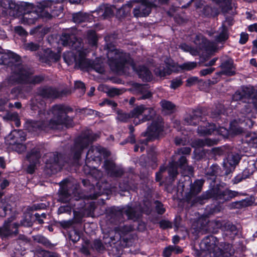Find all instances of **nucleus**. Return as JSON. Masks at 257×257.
<instances>
[{
	"instance_id": "1",
	"label": "nucleus",
	"mask_w": 257,
	"mask_h": 257,
	"mask_svg": "<svg viewBox=\"0 0 257 257\" xmlns=\"http://www.w3.org/2000/svg\"><path fill=\"white\" fill-rule=\"evenodd\" d=\"M39 115L41 121L28 120L26 122L25 127L29 132L36 134L41 130L47 131L49 128H62L63 125L67 127L71 126L72 120L66 115L61 105L54 106L47 113L39 112Z\"/></svg>"
},
{
	"instance_id": "2",
	"label": "nucleus",
	"mask_w": 257,
	"mask_h": 257,
	"mask_svg": "<svg viewBox=\"0 0 257 257\" xmlns=\"http://www.w3.org/2000/svg\"><path fill=\"white\" fill-rule=\"evenodd\" d=\"M61 41L63 45L71 47L73 49V52H67L63 55L64 60L68 65L75 62L76 65L81 68L91 67L99 73L104 72V69L101 66H97L85 58L86 53L82 46L81 42L74 35L63 34L61 37Z\"/></svg>"
},
{
	"instance_id": "3",
	"label": "nucleus",
	"mask_w": 257,
	"mask_h": 257,
	"mask_svg": "<svg viewBox=\"0 0 257 257\" xmlns=\"http://www.w3.org/2000/svg\"><path fill=\"white\" fill-rule=\"evenodd\" d=\"M234 101H241L247 104L241 110V118H239V123L250 128L253 125L252 118H255L257 114V91L251 87H242L233 95Z\"/></svg>"
},
{
	"instance_id": "4",
	"label": "nucleus",
	"mask_w": 257,
	"mask_h": 257,
	"mask_svg": "<svg viewBox=\"0 0 257 257\" xmlns=\"http://www.w3.org/2000/svg\"><path fill=\"white\" fill-rule=\"evenodd\" d=\"M107 57L109 65L113 71L126 73L127 69L131 67L143 80L149 81L151 80V73L148 69L145 66H142L139 70L137 69L136 64L126 53H123L119 50L114 49L108 51Z\"/></svg>"
},
{
	"instance_id": "5",
	"label": "nucleus",
	"mask_w": 257,
	"mask_h": 257,
	"mask_svg": "<svg viewBox=\"0 0 257 257\" xmlns=\"http://www.w3.org/2000/svg\"><path fill=\"white\" fill-rule=\"evenodd\" d=\"M19 60V56L11 51H9L7 52H4V50L0 51L1 64L9 65L11 63H18L12 66V69L14 70V75L9 79V84H13L16 82L36 83L42 81V77L37 76H34L24 69L18 63Z\"/></svg>"
},
{
	"instance_id": "6",
	"label": "nucleus",
	"mask_w": 257,
	"mask_h": 257,
	"mask_svg": "<svg viewBox=\"0 0 257 257\" xmlns=\"http://www.w3.org/2000/svg\"><path fill=\"white\" fill-rule=\"evenodd\" d=\"M190 152L191 149L189 147H184L178 150V153L173 157L168 169L169 175L171 178L173 179L178 174V166L183 170V175L188 176L192 174L193 168L187 165L185 157L180 156L181 154H189Z\"/></svg>"
},
{
	"instance_id": "7",
	"label": "nucleus",
	"mask_w": 257,
	"mask_h": 257,
	"mask_svg": "<svg viewBox=\"0 0 257 257\" xmlns=\"http://www.w3.org/2000/svg\"><path fill=\"white\" fill-rule=\"evenodd\" d=\"M155 115V110L143 105L136 107L130 114L118 112L117 119L120 121H126L130 117L134 118V123L137 125L151 119Z\"/></svg>"
},
{
	"instance_id": "8",
	"label": "nucleus",
	"mask_w": 257,
	"mask_h": 257,
	"mask_svg": "<svg viewBox=\"0 0 257 257\" xmlns=\"http://www.w3.org/2000/svg\"><path fill=\"white\" fill-rule=\"evenodd\" d=\"M27 9L28 4L25 3L18 4L12 0H0V12L4 16L20 18Z\"/></svg>"
},
{
	"instance_id": "9",
	"label": "nucleus",
	"mask_w": 257,
	"mask_h": 257,
	"mask_svg": "<svg viewBox=\"0 0 257 257\" xmlns=\"http://www.w3.org/2000/svg\"><path fill=\"white\" fill-rule=\"evenodd\" d=\"M194 43L196 45V48H192L186 44H181L180 47L184 51L188 52L194 56L199 53V50L200 49H204L209 51H214L216 49L215 43L207 41L201 34L196 36Z\"/></svg>"
},
{
	"instance_id": "10",
	"label": "nucleus",
	"mask_w": 257,
	"mask_h": 257,
	"mask_svg": "<svg viewBox=\"0 0 257 257\" xmlns=\"http://www.w3.org/2000/svg\"><path fill=\"white\" fill-rule=\"evenodd\" d=\"M26 135L22 130H14L5 138L6 143L12 146V148L20 153L26 150V146L23 144Z\"/></svg>"
},
{
	"instance_id": "11",
	"label": "nucleus",
	"mask_w": 257,
	"mask_h": 257,
	"mask_svg": "<svg viewBox=\"0 0 257 257\" xmlns=\"http://www.w3.org/2000/svg\"><path fill=\"white\" fill-rule=\"evenodd\" d=\"M97 137L98 136L96 134H94L90 131H87L78 137L75 141L73 150L74 159L75 160H78L80 156L82 150L95 141Z\"/></svg>"
},
{
	"instance_id": "12",
	"label": "nucleus",
	"mask_w": 257,
	"mask_h": 257,
	"mask_svg": "<svg viewBox=\"0 0 257 257\" xmlns=\"http://www.w3.org/2000/svg\"><path fill=\"white\" fill-rule=\"evenodd\" d=\"M116 2H120L123 0H114ZM139 5L134 10V16L136 17H146L151 12V8L155 6L156 0H136Z\"/></svg>"
},
{
	"instance_id": "13",
	"label": "nucleus",
	"mask_w": 257,
	"mask_h": 257,
	"mask_svg": "<svg viewBox=\"0 0 257 257\" xmlns=\"http://www.w3.org/2000/svg\"><path fill=\"white\" fill-rule=\"evenodd\" d=\"M15 217L11 216L6 221L2 227H0V236L3 238H7L15 235L18 233L19 223L15 221Z\"/></svg>"
},
{
	"instance_id": "14",
	"label": "nucleus",
	"mask_w": 257,
	"mask_h": 257,
	"mask_svg": "<svg viewBox=\"0 0 257 257\" xmlns=\"http://www.w3.org/2000/svg\"><path fill=\"white\" fill-rule=\"evenodd\" d=\"M109 155V153L101 148L99 146H92L89 150L86 155V163H88L91 159L94 162H97L99 163L102 157L104 158L107 157Z\"/></svg>"
},
{
	"instance_id": "15",
	"label": "nucleus",
	"mask_w": 257,
	"mask_h": 257,
	"mask_svg": "<svg viewBox=\"0 0 257 257\" xmlns=\"http://www.w3.org/2000/svg\"><path fill=\"white\" fill-rule=\"evenodd\" d=\"M68 1L71 4H78L80 2L81 0H57L56 1H53L50 0H44L39 3L38 7L43 10L47 9V12L48 10L50 12L54 11H61V6H57L59 3Z\"/></svg>"
},
{
	"instance_id": "16",
	"label": "nucleus",
	"mask_w": 257,
	"mask_h": 257,
	"mask_svg": "<svg viewBox=\"0 0 257 257\" xmlns=\"http://www.w3.org/2000/svg\"><path fill=\"white\" fill-rule=\"evenodd\" d=\"M238 195V192L228 189L221 190L215 188L207 193V198L213 197L215 199L229 200Z\"/></svg>"
},
{
	"instance_id": "17",
	"label": "nucleus",
	"mask_w": 257,
	"mask_h": 257,
	"mask_svg": "<svg viewBox=\"0 0 257 257\" xmlns=\"http://www.w3.org/2000/svg\"><path fill=\"white\" fill-rule=\"evenodd\" d=\"M219 242L217 238L213 235L205 237L200 243V248L202 250H207L209 252L215 251L218 248Z\"/></svg>"
},
{
	"instance_id": "18",
	"label": "nucleus",
	"mask_w": 257,
	"mask_h": 257,
	"mask_svg": "<svg viewBox=\"0 0 257 257\" xmlns=\"http://www.w3.org/2000/svg\"><path fill=\"white\" fill-rule=\"evenodd\" d=\"M162 119L158 117L157 121H154L152 124L148 127L147 134L149 139L152 140L159 137L162 134Z\"/></svg>"
},
{
	"instance_id": "19",
	"label": "nucleus",
	"mask_w": 257,
	"mask_h": 257,
	"mask_svg": "<svg viewBox=\"0 0 257 257\" xmlns=\"http://www.w3.org/2000/svg\"><path fill=\"white\" fill-rule=\"evenodd\" d=\"M31 8L30 5H28V9L27 11H24L23 14L20 18V21L21 24L24 25H32L34 24L38 18V14L34 11L30 10Z\"/></svg>"
},
{
	"instance_id": "20",
	"label": "nucleus",
	"mask_w": 257,
	"mask_h": 257,
	"mask_svg": "<svg viewBox=\"0 0 257 257\" xmlns=\"http://www.w3.org/2000/svg\"><path fill=\"white\" fill-rule=\"evenodd\" d=\"M233 24V19L231 17L226 18L223 22L222 26L219 29V35L216 40L218 42L224 41L228 37V27L232 26Z\"/></svg>"
},
{
	"instance_id": "21",
	"label": "nucleus",
	"mask_w": 257,
	"mask_h": 257,
	"mask_svg": "<svg viewBox=\"0 0 257 257\" xmlns=\"http://www.w3.org/2000/svg\"><path fill=\"white\" fill-rule=\"evenodd\" d=\"M240 158L237 154L231 153L228 155L227 157L223 161V167L226 169V173L232 171L238 164Z\"/></svg>"
},
{
	"instance_id": "22",
	"label": "nucleus",
	"mask_w": 257,
	"mask_h": 257,
	"mask_svg": "<svg viewBox=\"0 0 257 257\" xmlns=\"http://www.w3.org/2000/svg\"><path fill=\"white\" fill-rule=\"evenodd\" d=\"M166 67H160L156 68L155 72L156 75L160 77H163L166 75H169L175 70V63L170 58H167L165 61Z\"/></svg>"
},
{
	"instance_id": "23",
	"label": "nucleus",
	"mask_w": 257,
	"mask_h": 257,
	"mask_svg": "<svg viewBox=\"0 0 257 257\" xmlns=\"http://www.w3.org/2000/svg\"><path fill=\"white\" fill-rule=\"evenodd\" d=\"M95 13H96L99 18L104 19L110 16L113 14V11L111 6L105 4L100 6L94 12Z\"/></svg>"
},
{
	"instance_id": "24",
	"label": "nucleus",
	"mask_w": 257,
	"mask_h": 257,
	"mask_svg": "<svg viewBox=\"0 0 257 257\" xmlns=\"http://www.w3.org/2000/svg\"><path fill=\"white\" fill-rule=\"evenodd\" d=\"M2 193L0 192V196ZM12 212V204L8 199H2L0 201V217H5Z\"/></svg>"
},
{
	"instance_id": "25",
	"label": "nucleus",
	"mask_w": 257,
	"mask_h": 257,
	"mask_svg": "<svg viewBox=\"0 0 257 257\" xmlns=\"http://www.w3.org/2000/svg\"><path fill=\"white\" fill-rule=\"evenodd\" d=\"M59 59V54L54 53L50 49H47L45 52L44 56L40 57V60L42 62H44L48 64L52 62H56Z\"/></svg>"
},
{
	"instance_id": "26",
	"label": "nucleus",
	"mask_w": 257,
	"mask_h": 257,
	"mask_svg": "<svg viewBox=\"0 0 257 257\" xmlns=\"http://www.w3.org/2000/svg\"><path fill=\"white\" fill-rule=\"evenodd\" d=\"M105 169L107 171L108 174L112 176H118L122 174V171L121 170H118L115 165L112 162L106 161L104 164Z\"/></svg>"
},
{
	"instance_id": "27",
	"label": "nucleus",
	"mask_w": 257,
	"mask_h": 257,
	"mask_svg": "<svg viewBox=\"0 0 257 257\" xmlns=\"http://www.w3.org/2000/svg\"><path fill=\"white\" fill-rule=\"evenodd\" d=\"M216 129L214 124H208V126H200L198 128V133L200 136H205L211 134Z\"/></svg>"
},
{
	"instance_id": "28",
	"label": "nucleus",
	"mask_w": 257,
	"mask_h": 257,
	"mask_svg": "<svg viewBox=\"0 0 257 257\" xmlns=\"http://www.w3.org/2000/svg\"><path fill=\"white\" fill-rule=\"evenodd\" d=\"M123 212L127 216L128 218L136 219L139 216L140 212H138L135 208H132L130 206H127L123 208Z\"/></svg>"
},
{
	"instance_id": "29",
	"label": "nucleus",
	"mask_w": 257,
	"mask_h": 257,
	"mask_svg": "<svg viewBox=\"0 0 257 257\" xmlns=\"http://www.w3.org/2000/svg\"><path fill=\"white\" fill-rule=\"evenodd\" d=\"M50 157H53V159L50 161V162H46L47 167L50 168L51 169L61 168L58 155L56 156L54 154H50Z\"/></svg>"
},
{
	"instance_id": "30",
	"label": "nucleus",
	"mask_w": 257,
	"mask_h": 257,
	"mask_svg": "<svg viewBox=\"0 0 257 257\" xmlns=\"http://www.w3.org/2000/svg\"><path fill=\"white\" fill-rule=\"evenodd\" d=\"M4 119L11 120L15 122L16 126L19 127L20 125V121L18 114L16 112H8L3 117Z\"/></svg>"
},
{
	"instance_id": "31",
	"label": "nucleus",
	"mask_w": 257,
	"mask_h": 257,
	"mask_svg": "<svg viewBox=\"0 0 257 257\" xmlns=\"http://www.w3.org/2000/svg\"><path fill=\"white\" fill-rule=\"evenodd\" d=\"M213 142L208 139H198L193 142L192 147H202L205 146H211Z\"/></svg>"
},
{
	"instance_id": "32",
	"label": "nucleus",
	"mask_w": 257,
	"mask_h": 257,
	"mask_svg": "<svg viewBox=\"0 0 257 257\" xmlns=\"http://www.w3.org/2000/svg\"><path fill=\"white\" fill-rule=\"evenodd\" d=\"M41 95L48 98H54L57 96L56 90L50 87L43 89L41 92Z\"/></svg>"
},
{
	"instance_id": "33",
	"label": "nucleus",
	"mask_w": 257,
	"mask_h": 257,
	"mask_svg": "<svg viewBox=\"0 0 257 257\" xmlns=\"http://www.w3.org/2000/svg\"><path fill=\"white\" fill-rule=\"evenodd\" d=\"M223 70L222 72L223 74L231 76L234 73L233 64L230 62L225 63L223 64Z\"/></svg>"
},
{
	"instance_id": "34",
	"label": "nucleus",
	"mask_w": 257,
	"mask_h": 257,
	"mask_svg": "<svg viewBox=\"0 0 257 257\" xmlns=\"http://www.w3.org/2000/svg\"><path fill=\"white\" fill-rule=\"evenodd\" d=\"M73 21L75 23H80L87 21L88 15L85 13H78L73 16Z\"/></svg>"
},
{
	"instance_id": "35",
	"label": "nucleus",
	"mask_w": 257,
	"mask_h": 257,
	"mask_svg": "<svg viewBox=\"0 0 257 257\" xmlns=\"http://www.w3.org/2000/svg\"><path fill=\"white\" fill-rule=\"evenodd\" d=\"M203 182L202 180H197L195 181L191 187V192L192 193L196 194L199 193L201 190Z\"/></svg>"
},
{
	"instance_id": "36",
	"label": "nucleus",
	"mask_w": 257,
	"mask_h": 257,
	"mask_svg": "<svg viewBox=\"0 0 257 257\" xmlns=\"http://www.w3.org/2000/svg\"><path fill=\"white\" fill-rule=\"evenodd\" d=\"M221 8V11L225 13L232 9V4L231 0H223L219 4Z\"/></svg>"
},
{
	"instance_id": "37",
	"label": "nucleus",
	"mask_w": 257,
	"mask_h": 257,
	"mask_svg": "<svg viewBox=\"0 0 257 257\" xmlns=\"http://www.w3.org/2000/svg\"><path fill=\"white\" fill-rule=\"evenodd\" d=\"M161 104L164 110L172 111L174 108V105L170 101L162 100Z\"/></svg>"
},
{
	"instance_id": "38",
	"label": "nucleus",
	"mask_w": 257,
	"mask_h": 257,
	"mask_svg": "<svg viewBox=\"0 0 257 257\" xmlns=\"http://www.w3.org/2000/svg\"><path fill=\"white\" fill-rule=\"evenodd\" d=\"M89 43L93 46H95L97 42V37L95 32L91 31L88 33Z\"/></svg>"
},
{
	"instance_id": "39",
	"label": "nucleus",
	"mask_w": 257,
	"mask_h": 257,
	"mask_svg": "<svg viewBox=\"0 0 257 257\" xmlns=\"http://www.w3.org/2000/svg\"><path fill=\"white\" fill-rule=\"evenodd\" d=\"M197 66V63L194 62H188L182 65L181 68L186 70H190Z\"/></svg>"
},
{
	"instance_id": "40",
	"label": "nucleus",
	"mask_w": 257,
	"mask_h": 257,
	"mask_svg": "<svg viewBox=\"0 0 257 257\" xmlns=\"http://www.w3.org/2000/svg\"><path fill=\"white\" fill-rule=\"evenodd\" d=\"M72 207L69 205H66L61 206L58 210V214H62L64 213H70L71 212Z\"/></svg>"
},
{
	"instance_id": "41",
	"label": "nucleus",
	"mask_w": 257,
	"mask_h": 257,
	"mask_svg": "<svg viewBox=\"0 0 257 257\" xmlns=\"http://www.w3.org/2000/svg\"><path fill=\"white\" fill-rule=\"evenodd\" d=\"M199 119V118L194 114L193 116L185 118V120L188 124L195 125Z\"/></svg>"
},
{
	"instance_id": "42",
	"label": "nucleus",
	"mask_w": 257,
	"mask_h": 257,
	"mask_svg": "<svg viewBox=\"0 0 257 257\" xmlns=\"http://www.w3.org/2000/svg\"><path fill=\"white\" fill-rule=\"evenodd\" d=\"M34 239L39 243L46 245L48 243V241L45 237L38 235L34 236Z\"/></svg>"
},
{
	"instance_id": "43",
	"label": "nucleus",
	"mask_w": 257,
	"mask_h": 257,
	"mask_svg": "<svg viewBox=\"0 0 257 257\" xmlns=\"http://www.w3.org/2000/svg\"><path fill=\"white\" fill-rule=\"evenodd\" d=\"M39 47V45L33 43H30L25 45V48L26 50L34 51L37 50Z\"/></svg>"
},
{
	"instance_id": "44",
	"label": "nucleus",
	"mask_w": 257,
	"mask_h": 257,
	"mask_svg": "<svg viewBox=\"0 0 257 257\" xmlns=\"http://www.w3.org/2000/svg\"><path fill=\"white\" fill-rule=\"evenodd\" d=\"M230 131L232 133L238 134L241 133L242 132V129L241 128V127L236 128L234 125V122H231L230 123Z\"/></svg>"
},
{
	"instance_id": "45",
	"label": "nucleus",
	"mask_w": 257,
	"mask_h": 257,
	"mask_svg": "<svg viewBox=\"0 0 257 257\" xmlns=\"http://www.w3.org/2000/svg\"><path fill=\"white\" fill-rule=\"evenodd\" d=\"M93 247L98 251L102 250L104 248V246L99 240H95L93 243Z\"/></svg>"
},
{
	"instance_id": "46",
	"label": "nucleus",
	"mask_w": 257,
	"mask_h": 257,
	"mask_svg": "<svg viewBox=\"0 0 257 257\" xmlns=\"http://www.w3.org/2000/svg\"><path fill=\"white\" fill-rule=\"evenodd\" d=\"M173 250V245H169L166 247L163 251V255L165 257H169Z\"/></svg>"
},
{
	"instance_id": "47",
	"label": "nucleus",
	"mask_w": 257,
	"mask_h": 257,
	"mask_svg": "<svg viewBox=\"0 0 257 257\" xmlns=\"http://www.w3.org/2000/svg\"><path fill=\"white\" fill-rule=\"evenodd\" d=\"M182 82L180 79L173 80L171 82V87L173 89H176L182 84Z\"/></svg>"
},
{
	"instance_id": "48",
	"label": "nucleus",
	"mask_w": 257,
	"mask_h": 257,
	"mask_svg": "<svg viewBox=\"0 0 257 257\" xmlns=\"http://www.w3.org/2000/svg\"><path fill=\"white\" fill-rule=\"evenodd\" d=\"M68 194L69 193L68 190H66L64 187H63L61 192V199H63V201H67L68 200L67 198Z\"/></svg>"
},
{
	"instance_id": "49",
	"label": "nucleus",
	"mask_w": 257,
	"mask_h": 257,
	"mask_svg": "<svg viewBox=\"0 0 257 257\" xmlns=\"http://www.w3.org/2000/svg\"><path fill=\"white\" fill-rule=\"evenodd\" d=\"M218 250H219V251H218L219 254H215V257H229V256L231 255V252L227 253L226 255H224V253H225L223 252V251L221 250V249L220 248L219 249L218 248L217 250H216L214 252L211 251V252H210L214 253L215 252H216V253H217V252H218L217 251Z\"/></svg>"
},
{
	"instance_id": "50",
	"label": "nucleus",
	"mask_w": 257,
	"mask_h": 257,
	"mask_svg": "<svg viewBox=\"0 0 257 257\" xmlns=\"http://www.w3.org/2000/svg\"><path fill=\"white\" fill-rule=\"evenodd\" d=\"M156 208L159 214H162L165 212V210L162 204L159 202H156Z\"/></svg>"
},
{
	"instance_id": "51",
	"label": "nucleus",
	"mask_w": 257,
	"mask_h": 257,
	"mask_svg": "<svg viewBox=\"0 0 257 257\" xmlns=\"http://www.w3.org/2000/svg\"><path fill=\"white\" fill-rule=\"evenodd\" d=\"M15 31L16 33L21 36H25L27 34L26 31L21 26L15 27Z\"/></svg>"
},
{
	"instance_id": "52",
	"label": "nucleus",
	"mask_w": 257,
	"mask_h": 257,
	"mask_svg": "<svg viewBox=\"0 0 257 257\" xmlns=\"http://www.w3.org/2000/svg\"><path fill=\"white\" fill-rule=\"evenodd\" d=\"M75 87L77 89H80L81 92L84 93L85 91L84 84L81 81H76L75 83Z\"/></svg>"
},
{
	"instance_id": "53",
	"label": "nucleus",
	"mask_w": 257,
	"mask_h": 257,
	"mask_svg": "<svg viewBox=\"0 0 257 257\" xmlns=\"http://www.w3.org/2000/svg\"><path fill=\"white\" fill-rule=\"evenodd\" d=\"M198 81V78L197 77H192L187 80V85L188 86H192Z\"/></svg>"
},
{
	"instance_id": "54",
	"label": "nucleus",
	"mask_w": 257,
	"mask_h": 257,
	"mask_svg": "<svg viewBox=\"0 0 257 257\" xmlns=\"http://www.w3.org/2000/svg\"><path fill=\"white\" fill-rule=\"evenodd\" d=\"M248 39V36L247 34L245 33H241L240 34L239 43L241 44H244L247 41Z\"/></svg>"
},
{
	"instance_id": "55",
	"label": "nucleus",
	"mask_w": 257,
	"mask_h": 257,
	"mask_svg": "<svg viewBox=\"0 0 257 257\" xmlns=\"http://www.w3.org/2000/svg\"><path fill=\"white\" fill-rule=\"evenodd\" d=\"M30 216L29 215L28 217L27 216V218L24 219L23 221H21V225L24 226H30L32 225L31 221Z\"/></svg>"
},
{
	"instance_id": "56",
	"label": "nucleus",
	"mask_w": 257,
	"mask_h": 257,
	"mask_svg": "<svg viewBox=\"0 0 257 257\" xmlns=\"http://www.w3.org/2000/svg\"><path fill=\"white\" fill-rule=\"evenodd\" d=\"M60 225L64 228L70 227L73 224V221L69 220L67 221L63 220L60 222Z\"/></svg>"
},
{
	"instance_id": "57",
	"label": "nucleus",
	"mask_w": 257,
	"mask_h": 257,
	"mask_svg": "<svg viewBox=\"0 0 257 257\" xmlns=\"http://www.w3.org/2000/svg\"><path fill=\"white\" fill-rule=\"evenodd\" d=\"M214 69L212 68H208L204 69L202 70L200 73L201 75L202 76H205L207 74L211 73L213 71Z\"/></svg>"
},
{
	"instance_id": "58",
	"label": "nucleus",
	"mask_w": 257,
	"mask_h": 257,
	"mask_svg": "<svg viewBox=\"0 0 257 257\" xmlns=\"http://www.w3.org/2000/svg\"><path fill=\"white\" fill-rule=\"evenodd\" d=\"M229 230L232 235H235L237 233L236 227L235 225L228 223L227 224V230Z\"/></svg>"
},
{
	"instance_id": "59",
	"label": "nucleus",
	"mask_w": 257,
	"mask_h": 257,
	"mask_svg": "<svg viewBox=\"0 0 257 257\" xmlns=\"http://www.w3.org/2000/svg\"><path fill=\"white\" fill-rule=\"evenodd\" d=\"M247 30L249 32H255L257 33V23H254L253 24L248 25L247 26Z\"/></svg>"
},
{
	"instance_id": "60",
	"label": "nucleus",
	"mask_w": 257,
	"mask_h": 257,
	"mask_svg": "<svg viewBox=\"0 0 257 257\" xmlns=\"http://www.w3.org/2000/svg\"><path fill=\"white\" fill-rule=\"evenodd\" d=\"M165 170L166 168L164 167H162L160 169V171L156 173V179L157 181L161 180L162 178V174L163 172L165 171Z\"/></svg>"
},
{
	"instance_id": "61",
	"label": "nucleus",
	"mask_w": 257,
	"mask_h": 257,
	"mask_svg": "<svg viewBox=\"0 0 257 257\" xmlns=\"http://www.w3.org/2000/svg\"><path fill=\"white\" fill-rule=\"evenodd\" d=\"M160 226L163 228L171 227V223L168 221L163 220L160 223Z\"/></svg>"
},
{
	"instance_id": "62",
	"label": "nucleus",
	"mask_w": 257,
	"mask_h": 257,
	"mask_svg": "<svg viewBox=\"0 0 257 257\" xmlns=\"http://www.w3.org/2000/svg\"><path fill=\"white\" fill-rule=\"evenodd\" d=\"M249 144L251 145L253 147H257V137H251V139L248 141Z\"/></svg>"
},
{
	"instance_id": "63",
	"label": "nucleus",
	"mask_w": 257,
	"mask_h": 257,
	"mask_svg": "<svg viewBox=\"0 0 257 257\" xmlns=\"http://www.w3.org/2000/svg\"><path fill=\"white\" fill-rule=\"evenodd\" d=\"M24 250H20L19 248L16 249V251H14V254H12V257H19V255H23L24 253H23Z\"/></svg>"
},
{
	"instance_id": "64",
	"label": "nucleus",
	"mask_w": 257,
	"mask_h": 257,
	"mask_svg": "<svg viewBox=\"0 0 257 257\" xmlns=\"http://www.w3.org/2000/svg\"><path fill=\"white\" fill-rule=\"evenodd\" d=\"M130 131L131 132L130 137L128 140V141L131 142V143H134L135 142V137L132 134L134 132V127L132 126L130 127Z\"/></svg>"
}]
</instances>
